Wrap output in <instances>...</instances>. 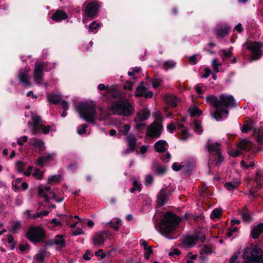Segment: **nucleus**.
<instances>
[{
  "mask_svg": "<svg viewBox=\"0 0 263 263\" xmlns=\"http://www.w3.org/2000/svg\"><path fill=\"white\" fill-rule=\"evenodd\" d=\"M230 30V27L228 26L221 27L216 30V34L220 38H223L227 36Z\"/></svg>",
  "mask_w": 263,
  "mask_h": 263,
  "instance_id": "nucleus-27",
  "label": "nucleus"
},
{
  "mask_svg": "<svg viewBox=\"0 0 263 263\" xmlns=\"http://www.w3.org/2000/svg\"><path fill=\"white\" fill-rule=\"evenodd\" d=\"M238 229L237 227H234L233 228L229 229V231L227 234V237H231L233 235V234L234 233L237 232L238 231Z\"/></svg>",
  "mask_w": 263,
  "mask_h": 263,
  "instance_id": "nucleus-62",
  "label": "nucleus"
},
{
  "mask_svg": "<svg viewBox=\"0 0 263 263\" xmlns=\"http://www.w3.org/2000/svg\"><path fill=\"white\" fill-rule=\"evenodd\" d=\"M142 82L136 88L135 95L137 97H144L146 99L151 98L153 96V92L151 90H147V88L143 85Z\"/></svg>",
  "mask_w": 263,
  "mask_h": 263,
  "instance_id": "nucleus-11",
  "label": "nucleus"
},
{
  "mask_svg": "<svg viewBox=\"0 0 263 263\" xmlns=\"http://www.w3.org/2000/svg\"><path fill=\"white\" fill-rule=\"evenodd\" d=\"M18 249L21 252H25L27 250H29L30 246L28 243H26L25 245L20 244Z\"/></svg>",
  "mask_w": 263,
  "mask_h": 263,
  "instance_id": "nucleus-55",
  "label": "nucleus"
},
{
  "mask_svg": "<svg viewBox=\"0 0 263 263\" xmlns=\"http://www.w3.org/2000/svg\"><path fill=\"white\" fill-rule=\"evenodd\" d=\"M229 114V110L228 109L220 107L215 110L212 116L213 118H214L217 121H220L222 119V114H226L227 116H228Z\"/></svg>",
  "mask_w": 263,
  "mask_h": 263,
  "instance_id": "nucleus-21",
  "label": "nucleus"
},
{
  "mask_svg": "<svg viewBox=\"0 0 263 263\" xmlns=\"http://www.w3.org/2000/svg\"><path fill=\"white\" fill-rule=\"evenodd\" d=\"M121 226V221L119 219H113L106 223V227L111 228L117 231Z\"/></svg>",
  "mask_w": 263,
  "mask_h": 263,
  "instance_id": "nucleus-28",
  "label": "nucleus"
},
{
  "mask_svg": "<svg viewBox=\"0 0 263 263\" xmlns=\"http://www.w3.org/2000/svg\"><path fill=\"white\" fill-rule=\"evenodd\" d=\"M240 184V181L238 180L233 182H227L224 184V187L229 191H233L237 189Z\"/></svg>",
  "mask_w": 263,
  "mask_h": 263,
  "instance_id": "nucleus-29",
  "label": "nucleus"
},
{
  "mask_svg": "<svg viewBox=\"0 0 263 263\" xmlns=\"http://www.w3.org/2000/svg\"><path fill=\"white\" fill-rule=\"evenodd\" d=\"M212 156V160L214 162L215 164L216 165H220L224 159L223 157L222 156L221 152Z\"/></svg>",
  "mask_w": 263,
  "mask_h": 263,
  "instance_id": "nucleus-33",
  "label": "nucleus"
},
{
  "mask_svg": "<svg viewBox=\"0 0 263 263\" xmlns=\"http://www.w3.org/2000/svg\"><path fill=\"white\" fill-rule=\"evenodd\" d=\"M253 135L259 145L262 144V139H263V131L256 128L253 129Z\"/></svg>",
  "mask_w": 263,
  "mask_h": 263,
  "instance_id": "nucleus-31",
  "label": "nucleus"
},
{
  "mask_svg": "<svg viewBox=\"0 0 263 263\" xmlns=\"http://www.w3.org/2000/svg\"><path fill=\"white\" fill-rule=\"evenodd\" d=\"M151 115V111L147 108H143L141 111L137 113L134 119L135 122H142L148 119Z\"/></svg>",
  "mask_w": 263,
  "mask_h": 263,
  "instance_id": "nucleus-15",
  "label": "nucleus"
},
{
  "mask_svg": "<svg viewBox=\"0 0 263 263\" xmlns=\"http://www.w3.org/2000/svg\"><path fill=\"white\" fill-rule=\"evenodd\" d=\"M162 82V80L159 78L153 79L152 80V84L153 87L154 88H158L160 86V83Z\"/></svg>",
  "mask_w": 263,
  "mask_h": 263,
  "instance_id": "nucleus-50",
  "label": "nucleus"
},
{
  "mask_svg": "<svg viewBox=\"0 0 263 263\" xmlns=\"http://www.w3.org/2000/svg\"><path fill=\"white\" fill-rule=\"evenodd\" d=\"M32 175L37 179H42L43 176V172H42L39 168H36L34 170Z\"/></svg>",
  "mask_w": 263,
  "mask_h": 263,
  "instance_id": "nucleus-48",
  "label": "nucleus"
},
{
  "mask_svg": "<svg viewBox=\"0 0 263 263\" xmlns=\"http://www.w3.org/2000/svg\"><path fill=\"white\" fill-rule=\"evenodd\" d=\"M241 216L243 220L245 221H250L252 219L251 216L248 212H242Z\"/></svg>",
  "mask_w": 263,
  "mask_h": 263,
  "instance_id": "nucleus-53",
  "label": "nucleus"
},
{
  "mask_svg": "<svg viewBox=\"0 0 263 263\" xmlns=\"http://www.w3.org/2000/svg\"><path fill=\"white\" fill-rule=\"evenodd\" d=\"M93 254L89 250H87L83 256V258L86 260H89Z\"/></svg>",
  "mask_w": 263,
  "mask_h": 263,
  "instance_id": "nucleus-60",
  "label": "nucleus"
},
{
  "mask_svg": "<svg viewBox=\"0 0 263 263\" xmlns=\"http://www.w3.org/2000/svg\"><path fill=\"white\" fill-rule=\"evenodd\" d=\"M61 180V177L59 175H53L49 177L48 179V183L52 185L54 182H59Z\"/></svg>",
  "mask_w": 263,
  "mask_h": 263,
  "instance_id": "nucleus-41",
  "label": "nucleus"
},
{
  "mask_svg": "<svg viewBox=\"0 0 263 263\" xmlns=\"http://www.w3.org/2000/svg\"><path fill=\"white\" fill-rule=\"evenodd\" d=\"M180 220V218L176 214L171 212H166L159 225L161 233L165 234L167 238L173 239V237L171 236L170 234L175 230Z\"/></svg>",
  "mask_w": 263,
  "mask_h": 263,
  "instance_id": "nucleus-2",
  "label": "nucleus"
},
{
  "mask_svg": "<svg viewBox=\"0 0 263 263\" xmlns=\"http://www.w3.org/2000/svg\"><path fill=\"white\" fill-rule=\"evenodd\" d=\"M109 232L106 230L97 233L93 238V244L95 246L100 247L104 243L105 236L109 235Z\"/></svg>",
  "mask_w": 263,
  "mask_h": 263,
  "instance_id": "nucleus-12",
  "label": "nucleus"
},
{
  "mask_svg": "<svg viewBox=\"0 0 263 263\" xmlns=\"http://www.w3.org/2000/svg\"><path fill=\"white\" fill-rule=\"evenodd\" d=\"M263 44L258 42H252L247 43V48L250 51V59L251 61H256L262 56L261 48Z\"/></svg>",
  "mask_w": 263,
  "mask_h": 263,
  "instance_id": "nucleus-8",
  "label": "nucleus"
},
{
  "mask_svg": "<svg viewBox=\"0 0 263 263\" xmlns=\"http://www.w3.org/2000/svg\"><path fill=\"white\" fill-rule=\"evenodd\" d=\"M25 163L22 161H17L15 163V167L20 173L23 172Z\"/></svg>",
  "mask_w": 263,
  "mask_h": 263,
  "instance_id": "nucleus-44",
  "label": "nucleus"
},
{
  "mask_svg": "<svg viewBox=\"0 0 263 263\" xmlns=\"http://www.w3.org/2000/svg\"><path fill=\"white\" fill-rule=\"evenodd\" d=\"M111 110L114 115L128 117L134 113L135 106L128 99L119 97L111 103Z\"/></svg>",
  "mask_w": 263,
  "mask_h": 263,
  "instance_id": "nucleus-1",
  "label": "nucleus"
},
{
  "mask_svg": "<svg viewBox=\"0 0 263 263\" xmlns=\"http://www.w3.org/2000/svg\"><path fill=\"white\" fill-rule=\"evenodd\" d=\"M253 129H254V128H253V127L252 125H249L248 124H245L242 125L241 130L242 133H247L249 130Z\"/></svg>",
  "mask_w": 263,
  "mask_h": 263,
  "instance_id": "nucleus-51",
  "label": "nucleus"
},
{
  "mask_svg": "<svg viewBox=\"0 0 263 263\" xmlns=\"http://www.w3.org/2000/svg\"><path fill=\"white\" fill-rule=\"evenodd\" d=\"M78 111L81 118L86 122L95 124L97 111L95 104L88 102L80 103Z\"/></svg>",
  "mask_w": 263,
  "mask_h": 263,
  "instance_id": "nucleus-4",
  "label": "nucleus"
},
{
  "mask_svg": "<svg viewBox=\"0 0 263 263\" xmlns=\"http://www.w3.org/2000/svg\"><path fill=\"white\" fill-rule=\"evenodd\" d=\"M101 4L97 0H93L90 2L85 1L83 4L82 10L85 12V15L88 17L92 19L95 18L98 15Z\"/></svg>",
  "mask_w": 263,
  "mask_h": 263,
  "instance_id": "nucleus-7",
  "label": "nucleus"
},
{
  "mask_svg": "<svg viewBox=\"0 0 263 263\" xmlns=\"http://www.w3.org/2000/svg\"><path fill=\"white\" fill-rule=\"evenodd\" d=\"M21 223L20 221H16L12 226V230L13 233H15L17 230L21 228Z\"/></svg>",
  "mask_w": 263,
  "mask_h": 263,
  "instance_id": "nucleus-63",
  "label": "nucleus"
},
{
  "mask_svg": "<svg viewBox=\"0 0 263 263\" xmlns=\"http://www.w3.org/2000/svg\"><path fill=\"white\" fill-rule=\"evenodd\" d=\"M163 127L161 122L154 121L147 127L145 136L151 138H159L160 137Z\"/></svg>",
  "mask_w": 263,
  "mask_h": 263,
  "instance_id": "nucleus-9",
  "label": "nucleus"
},
{
  "mask_svg": "<svg viewBox=\"0 0 263 263\" xmlns=\"http://www.w3.org/2000/svg\"><path fill=\"white\" fill-rule=\"evenodd\" d=\"M27 239L33 243L44 241L46 237L45 230L40 226H30L26 234Z\"/></svg>",
  "mask_w": 263,
  "mask_h": 263,
  "instance_id": "nucleus-6",
  "label": "nucleus"
},
{
  "mask_svg": "<svg viewBox=\"0 0 263 263\" xmlns=\"http://www.w3.org/2000/svg\"><path fill=\"white\" fill-rule=\"evenodd\" d=\"M239 254V252H237L235 253L232 257L230 258L229 260V263H238L237 261V259L238 257V255Z\"/></svg>",
  "mask_w": 263,
  "mask_h": 263,
  "instance_id": "nucleus-57",
  "label": "nucleus"
},
{
  "mask_svg": "<svg viewBox=\"0 0 263 263\" xmlns=\"http://www.w3.org/2000/svg\"><path fill=\"white\" fill-rule=\"evenodd\" d=\"M154 180L153 177L151 175H147L145 177V185L146 186H149Z\"/></svg>",
  "mask_w": 263,
  "mask_h": 263,
  "instance_id": "nucleus-56",
  "label": "nucleus"
},
{
  "mask_svg": "<svg viewBox=\"0 0 263 263\" xmlns=\"http://www.w3.org/2000/svg\"><path fill=\"white\" fill-rule=\"evenodd\" d=\"M152 171L158 176H163L167 172V167L162 166L156 161L153 162L152 165Z\"/></svg>",
  "mask_w": 263,
  "mask_h": 263,
  "instance_id": "nucleus-14",
  "label": "nucleus"
},
{
  "mask_svg": "<svg viewBox=\"0 0 263 263\" xmlns=\"http://www.w3.org/2000/svg\"><path fill=\"white\" fill-rule=\"evenodd\" d=\"M127 141L129 149H127L126 151V153H129V151L132 152H134L136 149V144L137 141V139L134 135L129 134L127 137Z\"/></svg>",
  "mask_w": 263,
  "mask_h": 263,
  "instance_id": "nucleus-19",
  "label": "nucleus"
},
{
  "mask_svg": "<svg viewBox=\"0 0 263 263\" xmlns=\"http://www.w3.org/2000/svg\"><path fill=\"white\" fill-rule=\"evenodd\" d=\"M206 101L216 109L221 107L228 109L229 108L235 107L237 105L233 96L223 93L220 95L219 98L212 95H209L206 98Z\"/></svg>",
  "mask_w": 263,
  "mask_h": 263,
  "instance_id": "nucleus-3",
  "label": "nucleus"
},
{
  "mask_svg": "<svg viewBox=\"0 0 263 263\" xmlns=\"http://www.w3.org/2000/svg\"><path fill=\"white\" fill-rule=\"evenodd\" d=\"M166 101L168 105L173 107L177 106V99L176 97L170 96L166 98Z\"/></svg>",
  "mask_w": 263,
  "mask_h": 263,
  "instance_id": "nucleus-40",
  "label": "nucleus"
},
{
  "mask_svg": "<svg viewBox=\"0 0 263 263\" xmlns=\"http://www.w3.org/2000/svg\"><path fill=\"white\" fill-rule=\"evenodd\" d=\"M19 81L24 86H31V83L29 80V76L27 72L20 71L18 74Z\"/></svg>",
  "mask_w": 263,
  "mask_h": 263,
  "instance_id": "nucleus-22",
  "label": "nucleus"
},
{
  "mask_svg": "<svg viewBox=\"0 0 263 263\" xmlns=\"http://www.w3.org/2000/svg\"><path fill=\"white\" fill-rule=\"evenodd\" d=\"M242 258L245 260V263H262L263 252L258 247H247L244 250Z\"/></svg>",
  "mask_w": 263,
  "mask_h": 263,
  "instance_id": "nucleus-5",
  "label": "nucleus"
},
{
  "mask_svg": "<svg viewBox=\"0 0 263 263\" xmlns=\"http://www.w3.org/2000/svg\"><path fill=\"white\" fill-rule=\"evenodd\" d=\"M47 98L49 102L55 105L60 104L62 101L61 96L53 93H48Z\"/></svg>",
  "mask_w": 263,
  "mask_h": 263,
  "instance_id": "nucleus-26",
  "label": "nucleus"
},
{
  "mask_svg": "<svg viewBox=\"0 0 263 263\" xmlns=\"http://www.w3.org/2000/svg\"><path fill=\"white\" fill-rule=\"evenodd\" d=\"M199 239V236L198 234L195 235H186L182 240V243L187 245L189 247H192L197 243Z\"/></svg>",
  "mask_w": 263,
  "mask_h": 263,
  "instance_id": "nucleus-17",
  "label": "nucleus"
},
{
  "mask_svg": "<svg viewBox=\"0 0 263 263\" xmlns=\"http://www.w3.org/2000/svg\"><path fill=\"white\" fill-rule=\"evenodd\" d=\"M171 195V191L167 188L161 189L157 195V205L159 207L164 205L167 202Z\"/></svg>",
  "mask_w": 263,
  "mask_h": 263,
  "instance_id": "nucleus-10",
  "label": "nucleus"
},
{
  "mask_svg": "<svg viewBox=\"0 0 263 263\" xmlns=\"http://www.w3.org/2000/svg\"><path fill=\"white\" fill-rule=\"evenodd\" d=\"M40 130H42V133L46 135L48 134L51 130V127L50 125L46 126L43 124L40 125Z\"/></svg>",
  "mask_w": 263,
  "mask_h": 263,
  "instance_id": "nucleus-45",
  "label": "nucleus"
},
{
  "mask_svg": "<svg viewBox=\"0 0 263 263\" xmlns=\"http://www.w3.org/2000/svg\"><path fill=\"white\" fill-rule=\"evenodd\" d=\"M27 141L28 137L27 136H23L17 139V143L18 145L23 146L24 143L27 142Z\"/></svg>",
  "mask_w": 263,
  "mask_h": 263,
  "instance_id": "nucleus-52",
  "label": "nucleus"
},
{
  "mask_svg": "<svg viewBox=\"0 0 263 263\" xmlns=\"http://www.w3.org/2000/svg\"><path fill=\"white\" fill-rule=\"evenodd\" d=\"M68 14L62 10H57L51 16V19L55 22H60L67 19Z\"/></svg>",
  "mask_w": 263,
  "mask_h": 263,
  "instance_id": "nucleus-20",
  "label": "nucleus"
},
{
  "mask_svg": "<svg viewBox=\"0 0 263 263\" xmlns=\"http://www.w3.org/2000/svg\"><path fill=\"white\" fill-rule=\"evenodd\" d=\"M176 62L173 61L168 60L165 61L163 64V69L166 71L169 69H172L176 66Z\"/></svg>",
  "mask_w": 263,
  "mask_h": 263,
  "instance_id": "nucleus-36",
  "label": "nucleus"
},
{
  "mask_svg": "<svg viewBox=\"0 0 263 263\" xmlns=\"http://www.w3.org/2000/svg\"><path fill=\"white\" fill-rule=\"evenodd\" d=\"M222 52L224 57L229 58L232 57L233 54L232 48L230 47L228 50L223 49L222 50Z\"/></svg>",
  "mask_w": 263,
  "mask_h": 263,
  "instance_id": "nucleus-54",
  "label": "nucleus"
},
{
  "mask_svg": "<svg viewBox=\"0 0 263 263\" xmlns=\"http://www.w3.org/2000/svg\"><path fill=\"white\" fill-rule=\"evenodd\" d=\"M166 145H167V143L165 140H160L155 143L154 148L158 153H164L166 150V148H165Z\"/></svg>",
  "mask_w": 263,
  "mask_h": 263,
  "instance_id": "nucleus-23",
  "label": "nucleus"
},
{
  "mask_svg": "<svg viewBox=\"0 0 263 263\" xmlns=\"http://www.w3.org/2000/svg\"><path fill=\"white\" fill-rule=\"evenodd\" d=\"M38 194L40 197H44L45 198V201L47 203L49 202L50 198L47 196L45 189L44 187H42L41 185L38 187Z\"/></svg>",
  "mask_w": 263,
  "mask_h": 263,
  "instance_id": "nucleus-34",
  "label": "nucleus"
},
{
  "mask_svg": "<svg viewBox=\"0 0 263 263\" xmlns=\"http://www.w3.org/2000/svg\"><path fill=\"white\" fill-rule=\"evenodd\" d=\"M51 194L52 195V198L57 202H61L63 200V198H59L57 195L56 192L54 191V190H52V192H50Z\"/></svg>",
  "mask_w": 263,
  "mask_h": 263,
  "instance_id": "nucleus-58",
  "label": "nucleus"
},
{
  "mask_svg": "<svg viewBox=\"0 0 263 263\" xmlns=\"http://www.w3.org/2000/svg\"><path fill=\"white\" fill-rule=\"evenodd\" d=\"M81 128H78L77 129V132L79 135H82L85 134L86 132V129L88 127L87 125L86 124H82L80 125Z\"/></svg>",
  "mask_w": 263,
  "mask_h": 263,
  "instance_id": "nucleus-49",
  "label": "nucleus"
},
{
  "mask_svg": "<svg viewBox=\"0 0 263 263\" xmlns=\"http://www.w3.org/2000/svg\"><path fill=\"white\" fill-rule=\"evenodd\" d=\"M213 253V249L211 246L205 245L203 246V248L202 251L200 252V254L202 255L203 254H205L206 255H210Z\"/></svg>",
  "mask_w": 263,
  "mask_h": 263,
  "instance_id": "nucleus-43",
  "label": "nucleus"
},
{
  "mask_svg": "<svg viewBox=\"0 0 263 263\" xmlns=\"http://www.w3.org/2000/svg\"><path fill=\"white\" fill-rule=\"evenodd\" d=\"M252 143L250 141L246 139L241 140L238 144V147L242 150L249 151L251 148Z\"/></svg>",
  "mask_w": 263,
  "mask_h": 263,
  "instance_id": "nucleus-30",
  "label": "nucleus"
},
{
  "mask_svg": "<svg viewBox=\"0 0 263 263\" xmlns=\"http://www.w3.org/2000/svg\"><path fill=\"white\" fill-rule=\"evenodd\" d=\"M222 215V211L221 209H215L211 214L210 217L212 219L219 218Z\"/></svg>",
  "mask_w": 263,
  "mask_h": 263,
  "instance_id": "nucleus-37",
  "label": "nucleus"
},
{
  "mask_svg": "<svg viewBox=\"0 0 263 263\" xmlns=\"http://www.w3.org/2000/svg\"><path fill=\"white\" fill-rule=\"evenodd\" d=\"M262 232H263V223H260L252 229L251 235L253 239H257Z\"/></svg>",
  "mask_w": 263,
  "mask_h": 263,
  "instance_id": "nucleus-24",
  "label": "nucleus"
},
{
  "mask_svg": "<svg viewBox=\"0 0 263 263\" xmlns=\"http://www.w3.org/2000/svg\"><path fill=\"white\" fill-rule=\"evenodd\" d=\"M130 128V126L128 124H125L123 127V130L122 131V134L124 135H126L129 132Z\"/></svg>",
  "mask_w": 263,
  "mask_h": 263,
  "instance_id": "nucleus-64",
  "label": "nucleus"
},
{
  "mask_svg": "<svg viewBox=\"0 0 263 263\" xmlns=\"http://www.w3.org/2000/svg\"><path fill=\"white\" fill-rule=\"evenodd\" d=\"M133 187L130 190L131 193H135L136 191H141L142 189L141 185L137 180H135L133 183Z\"/></svg>",
  "mask_w": 263,
  "mask_h": 263,
  "instance_id": "nucleus-42",
  "label": "nucleus"
},
{
  "mask_svg": "<svg viewBox=\"0 0 263 263\" xmlns=\"http://www.w3.org/2000/svg\"><path fill=\"white\" fill-rule=\"evenodd\" d=\"M30 144L39 148L40 151H43L45 149V143L41 139H37L32 138L30 140Z\"/></svg>",
  "mask_w": 263,
  "mask_h": 263,
  "instance_id": "nucleus-25",
  "label": "nucleus"
},
{
  "mask_svg": "<svg viewBox=\"0 0 263 263\" xmlns=\"http://www.w3.org/2000/svg\"><path fill=\"white\" fill-rule=\"evenodd\" d=\"M171 157L170 153L167 152L165 153V154L162 155L161 156V159L164 162H167L169 161V159Z\"/></svg>",
  "mask_w": 263,
  "mask_h": 263,
  "instance_id": "nucleus-61",
  "label": "nucleus"
},
{
  "mask_svg": "<svg viewBox=\"0 0 263 263\" xmlns=\"http://www.w3.org/2000/svg\"><path fill=\"white\" fill-rule=\"evenodd\" d=\"M55 156L54 153H46L43 157V159L45 162H47L51 161Z\"/></svg>",
  "mask_w": 263,
  "mask_h": 263,
  "instance_id": "nucleus-46",
  "label": "nucleus"
},
{
  "mask_svg": "<svg viewBox=\"0 0 263 263\" xmlns=\"http://www.w3.org/2000/svg\"><path fill=\"white\" fill-rule=\"evenodd\" d=\"M43 66V70L45 71H49L54 68L55 65L54 63H50L49 62L41 63L39 62Z\"/></svg>",
  "mask_w": 263,
  "mask_h": 263,
  "instance_id": "nucleus-38",
  "label": "nucleus"
},
{
  "mask_svg": "<svg viewBox=\"0 0 263 263\" xmlns=\"http://www.w3.org/2000/svg\"><path fill=\"white\" fill-rule=\"evenodd\" d=\"M33 125L32 128V133L34 135H36L40 133V125L41 121V118L39 116H33L32 117Z\"/></svg>",
  "mask_w": 263,
  "mask_h": 263,
  "instance_id": "nucleus-18",
  "label": "nucleus"
},
{
  "mask_svg": "<svg viewBox=\"0 0 263 263\" xmlns=\"http://www.w3.org/2000/svg\"><path fill=\"white\" fill-rule=\"evenodd\" d=\"M194 130L196 133H199V134H201L203 131L201 126L197 121H196L194 124Z\"/></svg>",
  "mask_w": 263,
  "mask_h": 263,
  "instance_id": "nucleus-59",
  "label": "nucleus"
},
{
  "mask_svg": "<svg viewBox=\"0 0 263 263\" xmlns=\"http://www.w3.org/2000/svg\"><path fill=\"white\" fill-rule=\"evenodd\" d=\"M54 243L58 246H59L61 248H63L66 247V243L63 237V236L62 235H56L54 239Z\"/></svg>",
  "mask_w": 263,
  "mask_h": 263,
  "instance_id": "nucleus-32",
  "label": "nucleus"
},
{
  "mask_svg": "<svg viewBox=\"0 0 263 263\" xmlns=\"http://www.w3.org/2000/svg\"><path fill=\"white\" fill-rule=\"evenodd\" d=\"M44 76L43 66L39 63L35 64L33 77L34 81L37 83H40Z\"/></svg>",
  "mask_w": 263,
  "mask_h": 263,
  "instance_id": "nucleus-13",
  "label": "nucleus"
},
{
  "mask_svg": "<svg viewBox=\"0 0 263 263\" xmlns=\"http://www.w3.org/2000/svg\"><path fill=\"white\" fill-rule=\"evenodd\" d=\"M100 27L99 24H97L96 21L92 22L89 26V29L91 32L96 33L98 27Z\"/></svg>",
  "mask_w": 263,
  "mask_h": 263,
  "instance_id": "nucleus-47",
  "label": "nucleus"
},
{
  "mask_svg": "<svg viewBox=\"0 0 263 263\" xmlns=\"http://www.w3.org/2000/svg\"><path fill=\"white\" fill-rule=\"evenodd\" d=\"M206 147L208 151L211 155L221 152L220 144L219 143L216 142L214 143H210V140H208Z\"/></svg>",
  "mask_w": 263,
  "mask_h": 263,
  "instance_id": "nucleus-16",
  "label": "nucleus"
},
{
  "mask_svg": "<svg viewBox=\"0 0 263 263\" xmlns=\"http://www.w3.org/2000/svg\"><path fill=\"white\" fill-rule=\"evenodd\" d=\"M46 253V249H41L36 255L35 258L36 260L40 261V262L42 263L44 261Z\"/></svg>",
  "mask_w": 263,
  "mask_h": 263,
  "instance_id": "nucleus-35",
  "label": "nucleus"
},
{
  "mask_svg": "<svg viewBox=\"0 0 263 263\" xmlns=\"http://www.w3.org/2000/svg\"><path fill=\"white\" fill-rule=\"evenodd\" d=\"M190 112L191 117H194L197 115H201L202 113V110L197 106H194L193 108L190 109Z\"/></svg>",
  "mask_w": 263,
  "mask_h": 263,
  "instance_id": "nucleus-39",
  "label": "nucleus"
}]
</instances>
